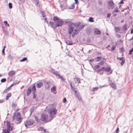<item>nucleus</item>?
Wrapping results in <instances>:
<instances>
[{
    "label": "nucleus",
    "instance_id": "obj_1",
    "mask_svg": "<svg viewBox=\"0 0 133 133\" xmlns=\"http://www.w3.org/2000/svg\"><path fill=\"white\" fill-rule=\"evenodd\" d=\"M53 21L55 23V27L61 26L63 23L62 19L59 18L56 16H54V17Z\"/></svg>",
    "mask_w": 133,
    "mask_h": 133
},
{
    "label": "nucleus",
    "instance_id": "obj_2",
    "mask_svg": "<svg viewBox=\"0 0 133 133\" xmlns=\"http://www.w3.org/2000/svg\"><path fill=\"white\" fill-rule=\"evenodd\" d=\"M68 26H69V29L68 32L69 34L70 35L74 30V28L75 26L76 27L77 29V27L79 26L78 25H77L76 26L75 24L73 23H70L68 24Z\"/></svg>",
    "mask_w": 133,
    "mask_h": 133
},
{
    "label": "nucleus",
    "instance_id": "obj_3",
    "mask_svg": "<svg viewBox=\"0 0 133 133\" xmlns=\"http://www.w3.org/2000/svg\"><path fill=\"white\" fill-rule=\"evenodd\" d=\"M20 113L18 112L16 114L14 115L13 117V120H14L16 118V120L18 122V123H19L21 122L22 119Z\"/></svg>",
    "mask_w": 133,
    "mask_h": 133
},
{
    "label": "nucleus",
    "instance_id": "obj_4",
    "mask_svg": "<svg viewBox=\"0 0 133 133\" xmlns=\"http://www.w3.org/2000/svg\"><path fill=\"white\" fill-rule=\"evenodd\" d=\"M50 118L47 114H43L41 116V119L42 121H45L47 122L51 120Z\"/></svg>",
    "mask_w": 133,
    "mask_h": 133
},
{
    "label": "nucleus",
    "instance_id": "obj_5",
    "mask_svg": "<svg viewBox=\"0 0 133 133\" xmlns=\"http://www.w3.org/2000/svg\"><path fill=\"white\" fill-rule=\"evenodd\" d=\"M57 112L56 110L54 108L51 109L50 110L49 118L51 120L55 117V115Z\"/></svg>",
    "mask_w": 133,
    "mask_h": 133
},
{
    "label": "nucleus",
    "instance_id": "obj_6",
    "mask_svg": "<svg viewBox=\"0 0 133 133\" xmlns=\"http://www.w3.org/2000/svg\"><path fill=\"white\" fill-rule=\"evenodd\" d=\"M34 122L32 120H29L27 121L25 123V125L26 126V125H30L33 124Z\"/></svg>",
    "mask_w": 133,
    "mask_h": 133
},
{
    "label": "nucleus",
    "instance_id": "obj_7",
    "mask_svg": "<svg viewBox=\"0 0 133 133\" xmlns=\"http://www.w3.org/2000/svg\"><path fill=\"white\" fill-rule=\"evenodd\" d=\"M75 95L78 100L80 101L81 100V98L80 94L78 92H77L76 91H75Z\"/></svg>",
    "mask_w": 133,
    "mask_h": 133
},
{
    "label": "nucleus",
    "instance_id": "obj_8",
    "mask_svg": "<svg viewBox=\"0 0 133 133\" xmlns=\"http://www.w3.org/2000/svg\"><path fill=\"white\" fill-rule=\"evenodd\" d=\"M109 6L111 9H113L114 7V4L113 2L111 1H109L108 2Z\"/></svg>",
    "mask_w": 133,
    "mask_h": 133
},
{
    "label": "nucleus",
    "instance_id": "obj_9",
    "mask_svg": "<svg viewBox=\"0 0 133 133\" xmlns=\"http://www.w3.org/2000/svg\"><path fill=\"white\" fill-rule=\"evenodd\" d=\"M43 85V83L42 82H40L37 83L36 86L37 88H41Z\"/></svg>",
    "mask_w": 133,
    "mask_h": 133
},
{
    "label": "nucleus",
    "instance_id": "obj_10",
    "mask_svg": "<svg viewBox=\"0 0 133 133\" xmlns=\"http://www.w3.org/2000/svg\"><path fill=\"white\" fill-rule=\"evenodd\" d=\"M15 73V71L12 70L10 71L8 73V75L9 76H12L14 75Z\"/></svg>",
    "mask_w": 133,
    "mask_h": 133
},
{
    "label": "nucleus",
    "instance_id": "obj_11",
    "mask_svg": "<svg viewBox=\"0 0 133 133\" xmlns=\"http://www.w3.org/2000/svg\"><path fill=\"white\" fill-rule=\"evenodd\" d=\"M56 90V88L55 86H53L52 87L51 89V91L54 94H56V93L55 92V91Z\"/></svg>",
    "mask_w": 133,
    "mask_h": 133
},
{
    "label": "nucleus",
    "instance_id": "obj_12",
    "mask_svg": "<svg viewBox=\"0 0 133 133\" xmlns=\"http://www.w3.org/2000/svg\"><path fill=\"white\" fill-rule=\"evenodd\" d=\"M74 81L75 82V83H80V79L78 78H74Z\"/></svg>",
    "mask_w": 133,
    "mask_h": 133
},
{
    "label": "nucleus",
    "instance_id": "obj_13",
    "mask_svg": "<svg viewBox=\"0 0 133 133\" xmlns=\"http://www.w3.org/2000/svg\"><path fill=\"white\" fill-rule=\"evenodd\" d=\"M78 33V31L77 29H76L75 30V32H73L72 35V36L73 37H74L75 35L77 34Z\"/></svg>",
    "mask_w": 133,
    "mask_h": 133
},
{
    "label": "nucleus",
    "instance_id": "obj_14",
    "mask_svg": "<svg viewBox=\"0 0 133 133\" xmlns=\"http://www.w3.org/2000/svg\"><path fill=\"white\" fill-rule=\"evenodd\" d=\"M7 129L11 130V124L10 122H8L7 123Z\"/></svg>",
    "mask_w": 133,
    "mask_h": 133
},
{
    "label": "nucleus",
    "instance_id": "obj_15",
    "mask_svg": "<svg viewBox=\"0 0 133 133\" xmlns=\"http://www.w3.org/2000/svg\"><path fill=\"white\" fill-rule=\"evenodd\" d=\"M103 71H105L107 72H109L110 70V67H107L105 68L104 67V69H103Z\"/></svg>",
    "mask_w": 133,
    "mask_h": 133
},
{
    "label": "nucleus",
    "instance_id": "obj_16",
    "mask_svg": "<svg viewBox=\"0 0 133 133\" xmlns=\"http://www.w3.org/2000/svg\"><path fill=\"white\" fill-rule=\"evenodd\" d=\"M102 58L101 56L97 57L95 58V59L97 62H98L101 60Z\"/></svg>",
    "mask_w": 133,
    "mask_h": 133
},
{
    "label": "nucleus",
    "instance_id": "obj_17",
    "mask_svg": "<svg viewBox=\"0 0 133 133\" xmlns=\"http://www.w3.org/2000/svg\"><path fill=\"white\" fill-rule=\"evenodd\" d=\"M12 130V128H11V130L8 129H5L3 131L4 133H9L10 131Z\"/></svg>",
    "mask_w": 133,
    "mask_h": 133
},
{
    "label": "nucleus",
    "instance_id": "obj_18",
    "mask_svg": "<svg viewBox=\"0 0 133 133\" xmlns=\"http://www.w3.org/2000/svg\"><path fill=\"white\" fill-rule=\"evenodd\" d=\"M94 32L96 35H99L101 33L100 31L97 29H96L95 30Z\"/></svg>",
    "mask_w": 133,
    "mask_h": 133
},
{
    "label": "nucleus",
    "instance_id": "obj_19",
    "mask_svg": "<svg viewBox=\"0 0 133 133\" xmlns=\"http://www.w3.org/2000/svg\"><path fill=\"white\" fill-rule=\"evenodd\" d=\"M114 89H116V86L114 83H110L109 84Z\"/></svg>",
    "mask_w": 133,
    "mask_h": 133
},
{
    "label": "nucleus",
    "instance_id": "obj_20",
    "mask_svg": "<svg viewBox=\"0 0 133 133\" xmlns=\"http://www.w3.org/2000/svg\"><path fill=\"white\" fill-rule=\"evenodd\" d=\"M115 28L116 32H118L120 30V28L118 27H115Z\"/></svg>",
    "mask_w": 133,
    "mask_h": 133
},
{
    "label": "nucleus",
    "instance_id": "obj_21",
    "mask_svg": "<svg viewBox=\"0 0 133 133\" xmlns=\"http://www.w3.org/2000/svg\"><path fill=\"white\" fill-rule=\"evenodd\" d=\"M31 90L29 88L27 90L26 95L27 96H29L31 93Z\"/></svg>",
    "mask_w": 133,
    "mask_h": 133
},
{
    "label": "nucleus",
    "instance_id": "obj_22",
    "mask_svg": "<svg viewBox=\"0 0 133 133\" xmlns=\"http://www.w3.org/2000/svg\"><path fill=\"white\" fill-rule=\"evenodd\" d=\"M2 30L5 35H7L8 34V31L5 30L4 29H2Z\"/></svg>",
    "mask_w": 133,
    "mask_h": 133
},
{
    "label": "nucleus",
    "instance_id": "obj_23",
    "mask_svg": "<svg viewBox=\"0 0 133 133\" xmlns=\"http://www.w3.org/2000/svg\"><path fill=\"white\" fill-rule=\"evenodd\" d=\"M11 96V93H9L6 96V100H7L8 98L10 97Z\"/></svg>",
    "mask_w": 133,
    "mask_h": 133
},
{
    "label": "nucleus",
    "instance_id": "obj_24",
    "mask_svg": "<svg viewBox=\"0 0 133 133\" xmlns=\"http://www.w3.org/2000/svg\"><path fill=\"white\" fill-rule=\"evenodd\" d=\"M84 26V25H81L79 27V28L78 29H77L78 31V32L80 30H81V29L83 28Z\"/></svg>",
    "mask_w": 133,
    "mask_h": 133
},
{
    "label": "nucleus",
    "instance_id": "obj_25",
    "mask_svg": "<svg viewBox=\"0 0 133 133\" xmlns=\"http://www.w3.org/2000/svg\"><path fill=\"white\" fill-rule=\"evenodd\" d=\"M32 90L34 92V93H35V92L36 90V88L35 87V86L34 85L33 86Z\"/></svg>",
    "mask_w": 133,
    "mask_h": 133
},
{
    "label": "nucleus",
    "instance_id": "obj_26",
    "mask_svg": "<svg viewBox=\"0 0 133 133\" xmlns=\"http://www.w3.org/2000/svg\"><path fill=\"white\" fill-rule=\"evenodd\" d=\"M98 87L93 88L92 90L93 91H96L98 90Z\"/></svg>",
    "mask_w": 133,
    "mask_h": 133
},
{
    "label": "nucleus",
    "instance_id": "obj_27",
    "mask_svg": "<svg viewBox=\"0 0 133 133\" xmlns=\"http://www.w3.org/2000/svg\"><path fill=\"white\" fill-rule=\"evenodd\" d=\"M104 69V67L101 68V69H98L97 71V72L99 73L101 71H103V69Z\"/></svg>",
    "mask_w": 133,
    "mask_h": 133
},
{
    "label": "nucleus",
    "instance_id": "obj_28",
    "mask_svg": "<svg viewBox=\"0 0 133 133\" xmlns=\"http://www.w3.org/2000/svg\"><path fill=\"white\" fill-rule=\"evenodd\" d=\"M4 23L6 26H7L8 27L9 26V24L8 23V22L6 21H4Z\"/></svg>",
    "mask_w": 133,
    "mask_h": 133
},
{
    "label": "nucleus",
    "instance_id": "obj_29",
    "mask_svg": "<svg viewBox=\"0 0 133 133\" xmlns=\"http://www.w3.org/2000/svg\"><path fill=\"white\" fill-rule=\"evenodd\" d=\"M33 2H34L37 5H38V0H32Z\"/></svg>",
    "mask_w": 133,
    "mask_h": 133
},
{
    "label": "nucleus",
    "instance_id": "obj_30",
    "mask_svg": "<svg viewBox=\"0 0 133 133\" xmlns=\"http://www.w3.org/2000/svg\"><path fill=\"white\" fill-rule=\"evenodd\" d=\"M117 59L119 60H122V61H123V60H124L125 59L124 57H117Z\"/></svg>",
    "mask_w": 133,
    "mask_h": 133
},
{
    "label": "nucleus",
    "instance_id": "obj_31",
    "mask_svg": "<svg viewBox=\"0 0 133 133\" xmlns=\"http://www.w3.org/2000/svg\"><path fill=\"white\" fill-rule=\"evenodd\" d=\"M27 60V58L26 57H24L22 59L20 60V62H23Z\"/></svg>",
    "mask_w": 133,
    "mask_h": 133
},
{
    "label": "nucleus",
    "instance_id": "obj_32",
    "mask_svg": "<svg viewBox=\"0 0 133 133\" xmlns=\"http://www.w3.org/2000/svg\"><path fill=\"white\" fill-rule=\"evenodd\" d=\"M105 63L104 61H102L99 63V64L100 65H103Z\"/></svg>",
    "mask_w": 133,
    "mask_h": 133
},
{
    "label": "nucleus",
    "instance_id": "obj_33",
    "mask_svg": "<svg viewBox=\"0 0 133 133\" xmlns=\"http://www.w3.org/2000/svg\"><path fill=\"white\" fill-rule=\"evenodd\" d=\"M89 21L90 22H94L93 18L91 17H90L89 19Z\"/></svg>",
    "mask_w": 133,
    "mask_h": 133
},
{
    "label": "nucleus",
    "instance_id": "obj_34",
    "mask_svg": "<svg viewBox=\"0 0 133 133\" xmlns=\"http://www.w3.org/2000/svg\"><path fill=\"white\" fill-rule=\"evenodd\" d=\"M6 81V79L5 78H3L1 79V82H5Z\"/></svg>",
    "mask_w": 133,
    "mask_h": 133
},
{
    "label": "nucleus",
    "instance_id": "obj_35",
    "mask_svg": "<svg viewBox=\"0 0 133 133\" xmlns=\"http://www.w3.org/2000/svg\"><path fill=\"white\" fill-rule=\"evenodd\" d=\"M9 6L10 9H11L12 8V4L11 3H10L9 4Z\"/></svg>",
    "mask_w": 133,
    "mask_h": 133
},
{
    "label": "nucleus",
    "instance_id": "obj_36",
    "mask_svg": "<svg viewBox=\"0 0 133 133\" xmlns=\"http://www.w3.org/2000/svg\"><path fill=\"white\" fill-rule=\"evenodd\" d=\"M53 74H55L56 76H58V75H59V74L58 72L57 71L53 72Z\"/></svg>",
    "mask_w": 133,
    "mask_h": 133
},
{
    "label": "nucleus",
    "instance_id": "obj_37",
    "mask_svg": "<svg viewBox=\"0 0 133 133\" xmlns=\"http://www.w3.org/2000/svg\"><path fill=\"white\" fill-rule=\"evenodd\" d=\"M133 51V48L131 49V50H130L129 51V54L130 55L132 54V52Z\"/></svg>",
    "mask_w": 133,
    "mask_h": 133
},
{
    "label": "nucleus",
    "instance_id": "obj_38",
    "mask_svg": "<svg viewBox=\"0 0 133 133\" xmlns=\"http://www.w3.org/2000/svg\"><path fill=\"white\" fill-rule=\"evenodd\" d=\"M115 49V45H112L111 48V50H114Z\"/></svg>",
    "mask_w": 133,
    "mask_h": 133
},
{
    "label": "nucleus",
    "instance_id": "obj_39",
    "mask_svg": "<svg viewBox=\"0 0 133 133\" xmlns=\"http://www.w3.org/2000/svg\"><path fill=\"white\" fill-rule=\"evenodd\" d=\"M125 61V59L124 60H123V61H122V62H121V64L122 65H123L124 64V63Z\"/></svg>",
    "mask_w": 133,
    "mask_h": 133
},
{
    "label": "nucleus",
    "instance_id": "obj_40",
    "mask_svg": "<svg viewBox=\"0 0 133 133\" xmlns=\"http://www.w3.org/2000/svg\"><path fill=\"white\" fill-rule=\"evenodd\" d=\"M17 80H15L14 81L13 83L14 84H18V83H19V82H18V83H17Z\"/></svg>",
    "mask_w": 133,
    "mask_h": 133
},
{
    "label": "nucleus",
    "instance_id": "obj_41",
    "mask_svg": "<svg viewBox=\"0 0 133 133\" xmlns=\"http://www.w3.org/2000/svg\"><path fill=\"white\" fill-rule=\"evenodd\" d=\"M33 111V108H31L30 110V114H31Z\"/></svg>",
    "mask_w": 133,
    "mask_h": 133
},
{
    "label": "nucleus",
    "instance_id": "obj_42",
    "mask_svg": "<svg viewBox=\"0 0 133 133\" xmlns=\"http://www.w3.org/2000/svg\"><path fill=\"white\" fill-rule=\"evenodd\" d=\"M74 7H75L74 6V5H72L70 7H69L68 9H73L74 8Z\"/></svg>",
    "mask_w": 133,
    "mask_h": 133
},
{
    "label": "nucleus",
    "instance_id": "obj_43",
    "mask_svg": "<svg viewBox=\"0 0 133 133\" xmlns=\"http://www.w3.org/2000/svg\"><path fill=\"white\" fill-rule=\"evenodd\" d=\"M119 132V128L118 127H117L116 131V133H118Z\"/></svg>",
    "mask_w": 133,
    "mask_h": 133
},
{
    "label": "nucleus",
    "instance_id": "obj_44",
    "mask_svg": "<svg viewBox=\"0 0 133 133\" xmlns=\"http://www.w3.org/2000/svg\"><path fill=\"white\" fill-rule=\"evenodd\" d=\"M4 49H3L2 52V55H4Z\"/></svg>",
    "mask_w": 133,
    "mask_h": 133
},
{
    "label": "nucleus",
    "instance_id": "obj_45",
    "mask_svg": "<svg viewBox=\"0 0 133 133\" xmlns=\"http://www.w3.org/2000/svg\"><path fill=\"white\" fill-rule=\"evenodd\" d=\"M118 11V10L117 9H115L113 11L114 12H117Z\"/></svg>",
    "mask_w": 133,
    "mask_h": 133
},
{
    "label": "nucleus",
    "instance_id": "obj_46",
    "mask_svg": "<svg viewBox=\"0 0 133 133\" xmlns=\"http://www.w3.org/2000/svg\"><path fill=\"white\" fill-rule=\"evenodd\" d=\"M66 101V99L65 98H63V102L64 103H65Z\"/></svg>",
    "mask_w": 133,
    "mask_h": 133
},
{
    "label": "nucleus",
    "instance_id": "obj_47",
    "mask_svg": "<svg viewBox=\"0 0 133 133\" xmlns=\"http://www.w3.org/2000/svg\"><path fill=\"white\" fill-rule=\"evenodd\" d=\"M99 67V66L98 65H97L95 66V67L96 68H98Z\"/></svg>",
    "mask_w": 133,
    "mask_h": 133
},
{
    "label": "nucleus",
    "instance_id": "obj_48",
    "mask_svg": "<svg viewBox=\"0 0 133 133\" xmlns=\"http://www.w3.org/2000/svg\"><path fill=\"white\" fill-rule=\"evenodd\" d=\"M43 129H44L43 127H41L39 128V130L42 131Z\"/></svg>",
    "mask_w": 133,
    "mask_h": 133
},
{
    "label": "nucleus",
    "instance_id": "obj_49",
    "mask_svg": "<svg viewBox=\"0 0 133 133\" xmlns=\"http://www.w3.org/2000/svg\"><path fill=\"white\" fill-rule=\"evenodd\" d=\"M50 24L51 25H53L54 24V23L53 22H50Z\"/></svg>",
    "mask_w": 133,
    "mask_h": 133
},
{
    "label": "nucleus",
    "instance_id": "obj_50",
    "mask_svg": "<svg viewBox=\"0 0 133 133\" xmlns=\"http://www.w3.org/2000/svg\"><path fill=\"white\" fill-rule=\"evenodd\" d=\"M16 106V104H15L14 103H13L12 105V107H15Z\"/></svg>",
    "mask_w": 133,
    "mask_h": 133
},
{
    "label": "nucleus",
    "instance_id": "obj_51",
    "mask_svg": "<svg viewBox=\"0 0 133 133\" xmlns=\"http://www.w3.org/2000/svg\"><path fill=\"white\" fill-rule=\"evenodd\" d=\"M110 16V14H108L107 15V17H109Z\"/></svg>",
    "mask_w": 133,
    "mask_h": 133
},
{
    "label": "nucleus",
    "instance_id": "obj_52",
    "mask_svg": "<svg viewBox=\"0 0 133 133\" xmlns=\"http://www.w3.org/2000/svg\"><path fill=\"white\" fill-rule=\"evenodd\" d=\"M61 79L63 81H65V79L63 77L61 78Z\"/></svg>",
    "mask_w": 133,
    "mask_h": 133
},
{
    "label": "nucleus",
    "instance_id": "obj_53",
    "mask_svg": "<svg viewBox=\"0 0 133 133\" xmlns=\"http://www.w3.org/2000/svg\"><path fill=\"white\" fill-rule=\"evenodd\" d=\"M123 27H124V28L125 29H127V25H124V26H123Z\"/></svg>",
    "mask_w": 133,
    "mask_h": 133
},
{
    "label": "nucleus",
    "instance_id": "obj_54",
    "mask_svg": "<svg viewBox=\"0 0 133 133\" xmlns=\"http://www.w3.org/2000/svg\"><path fill=\"white\" fill-rule=\"evenodd\" d=\"M58 77H59V78H62V76L60 75L59 74V75H58Z\"/></svg>",
    "mask_w": 133,
    "mask_h": 133
},
{
    "label": "nucleus",
    "instance_id": "obj_55",
    "mask_svg": "<svg viewBox=\"0 0 133 133\" xmlns=\"http://www.w3.org/2000/svg\"><path fill=\"white\" fill-rule=\"evenodd\" d=\"M35 119H36V120L38 122V121L37 117H36V116H35Z\"/></svg>",
    "mask_w": 133,
    "mask_h": 133
},
{
    "label": "nucleus",
    "instance_id": "obj_56",
    "mask_svg": "<svg viewBox=\"0 0 133 133\" xmlns=\"http://www.w3.org/2000/svg\"><path fill=\"white\" fill-rule=\"evenodd\" d=\"M14 85V84L13 83L12 84H11V85L9 87V88H10L11 87H12Z\"/></svg>",
    "mask_w": 133,
    "mask_h": 133
},
{
    "label": "nucleus",
    "instance_id": "obj_57",
    "mask_svg": "<svg viewBox=\"0 0 133 133\" xmlns=\"http://www.w3.org/2000/svg\"><path fill=\"white\" fill-rule=\"evenodd\" d=\"M76 3L77 4L78 3V0H75Z\"/></svg>",
    "mask_w": 133,
    "mask_h": 133
},
{
    "label": "nucleus",
    "instance_id": "obj_58",
    "mask_svg": "<svg viewBox=\"0 0 133 133\" xmlns=\"http://www.w3.org/2000/svg\"><path fill=\"white\" fill-rule=\"evenodd\" d=\"M8 89H6L4 91V93H6V92H7V90Z\"/></svg>",
    "mask_w": 133,
    "mask_h": 133
},
{
    "label": "nucleus",
    "instance_id": "obj_59",
    "mask_svg": "<svg viewBox=\"0 0 133 133\" xmlns=\"http://www.w3.org/2000/svg\"><path fill=\"white\" fill-rule=\"evenodd\" d=\"M36 97L35 95V94H34L33 95V98H35Z\"/></svg>",
    "mask_w": 133,
    "mask_h": 133
},
{
    "label": "nucleus",
    "instance_id": "obj_60",
    "mask_svg": "<svg viewBox=\"0 0 133 133\" xmlns=\"http://www.w3.org/2000/svg\"><path fill=\"white\" fill-rule=\"evenodd\" d=\"M124 2L123 1H121V2H120V3H121V4H124Z\"/></svg>",
    "mask_w": 133,
    "mask_h": 133
},
{
    "label": "nucleus",
    "instance_id": "obj_61",
    "mask_svg": "<svg viewBox=\"0 0 133 133\" xmlns=\"http://www.w3.org/2000/svg\"><path fill=\"white\" fill-rule=\"evenodd\" d=\"M2 27L3 29H4V27L3 25H2Z\"/></svg>",
    "mask_w": 133,
    "mask_h": 133
},
{
    "label": "nucleus",
    "instance_id": "obj_62",
    "mask_svg": "<svg viewBox=\"0 0 133 133\" xmlns=\"http://www.w3.org/2000/svg\"><path fill=\"white\" fill-rule=\"evenodd\" d=\"M132 33H133V30L132 29H131V34H132Z\"/></svg>",
    "mask_w": 133,
    "mask_h": 133
},
{
    "label": "nucleus",
    "instance_id": "obj_63",
    "mask_svg": "<svg viewBox=\"0 0 133 133\" xmlns=\"http://www.w3.org/2000/svg\"><path fill=\"white\" fill-rule=\"evenodd\" d=\"M56 71H55L54 70H52V72L53 73V72H56Z\"/></svg>",
    "mask_w": 133,
    "mask_h": 133
},
{
    "label": "nucleus",
    "instance_id": "obj_64",
    "mask_svg": "<svg viewBox=\"0 0 133 133\" xmlns=\"http://www.w3.org/2000/svg\"><path fill=\"white\" fill-rule=\"evenodd\" d=\"M116 14H114L113 15L115 17L116 16Z\"/></svg>",
    "mask_w": 133,
    "mask_h": 133
}]
</instances>
